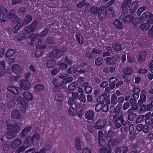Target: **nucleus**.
I'll use <instances>...</instances> for the list:
<instances>
[{"label": "nucleus", "mask_w": 153, "mask_h": 153, "mask_svg": "<svg viewBox=\"0 0 153 153\" xmlns=\"http://www.w3.org/2000/svg\"><path fill=\"white\" fill-rule=\"evenodd\" d=\"M33 141L31 136H28L23 141L24 146H21L18 148L16 151V153H19L25 150L26 148H27L30 146L33 143Z\"/></svg>", "instance_id": "obj_1"}, {"label": "nucleus", "mask_w": 153, "mask_h": 153, "mask_svg": "<svg viewBox=\"0 0 153 153\" xmlns=\"http://www.w3.org/2000/svg\"><path fill=\"white\" fill-rule=\"evenodd\" d=\"M64 79H65V76H59L54 78L52 81L53 85L56 88H63Z\"/></svg>", "instance_id": "obj_2"}, {"label": "nucleus", "mask_w": 153, "mask_h": 153, "mask_svg": "<svg viewBox=\"0 0 153 153\" xmlns=\"http://www.w3.org/2000/svg\"><path fill=\"white\" fill-rule=\"evenodd\" d=\"M89 71V68L87 65H85L84 67H82L81 69H79V68L76 69L74 68L73 66H71L70 67L68 70V72L69 74H73L77 71L78 72L80 73H84L86 72H87Z\"/></svg>", "instance_id": "obj_3"}, {"label": "nucleus", "mask_w": 153, "mask_h": 153, "mask_svg": "<svg viewBox=\"0 0 153 153\" xmlns=\"http://www.w3.org/2000/svg\"><path fill=\"white\" fill-rule=\"evenodd\" d=\"M0 22H5L8 19V11L4 8L3 6L0 7Z\"/></svg>", "instance_id": "obj_4"}, {"label": "nucleus", "mask_w": 153, "mask_h": 153, "mask_svg": "<svg viewBox=\"0 0 153 153\" xmlns=\"http://www.w3.org/2000/svg\"><path fill=\"white\" fill-rule=\"evenodd\" d=\"M106 6H103L100 7L98 13V18L100 20H104L107 16L105 11Z\"/></svg>", "instance_id": "obj_5"}, {"label": "nucleus", "mask_w": 153, "mask_h": 153, "mask_svg": "<svg viewBox=\"0 0 153 153\" xmlns=\"http://www.w3.org/2000/svg\"><path fill=\"white\" fill-rule=\"evenodd\" d=\"M63 55L62 53L61 52V50L57 49L51 51L49 54V57L50 58H53L55 57L59 59L61 58Z\"/></svg>", "instance_id": "obj_6"}, {"label": "nucleus", "mask_w": 153, "mask_h": 153, "mask_svg": "<svg viewBox=\"0 0 153 153\" xmlns=\"http://www.w3.org/2000/svg\"><path fill=\"white\" fill-rule=\"evenodd\" d=\"M14 99L16 100L17 103L20 104L21 106L26 109L28 108V104L25 102L22 97L19 96H15L14 97Z\"/></svg>", "instance_id": "obj_7"}, {"label": "nucleus", "mask_w": 153, "mask_h": 153, "mask_svg": "<svg viewBox=\"0 0 153 153\" xmlns=\"http://www.w3.org/2000/svg\"><path fill=\"white\" fill-rule=\"evenodd\" d=\"M20 127L17 124H9L7 126V130L11 132L16 134L20 130Z\"/></svg>", "instance_id": "obj_8"}, {"label": "nucleus", "mask_w": 153, "mask_h": 153, "mask_svg": "<svg viewBox=\"0 0 153 153\" xmlns=\"http://www.w3.org/2000/svg\"><path fill=\"white\" fill-rule=\"evenodd\" d=\"M11 117L14 119L20 120L22 118V115L19 111L17 109H14L11 113Z\"/></svg>", "instance_id": "obj_9"}, {"label": "nucleus", "mask_w": 153, "mask_h": 153, "mask_svg": "<svg viewBox=\"0 0 153 153\" xmlns=\"http://www.w3.org/2000/svg\"><path fill=\"white\" fill-rule=\"evenodd\" d=\"M12 71L16 74H20L23 71L22 68L19 65L17 64H14L11 66Z\"/></svg>", "instance_id": "obj_10"}, {"label": "nucleus", "mask_w": 153, "mask_h": 153, "mask_svg": "<svg viewBox=\"0 0 153 153\" xmlns=\"http://www.w3.org/2000/svg\"><path fill=\"white\" fill-rule=\"evenodd\" d=\"M106 125L104 121L99 119L95 123L94 128L95 129H100L103 128Z\"/></svg>", "instance_id": "obj_11"}, {"label": "nucleus", "mask_w": 153, "mask_h": 153, "mask_svg": "<svg viewBox=\"0 0 153 153\" xmlns=\"http://www.w3.org/2000/svg\"><path fill=\"white\" fill-rule=\"evenodd\" d=\"M22 143V140L21 139H15L12 141L11 143V147L12 149L17 148L21 145Z\"/></svg>", "instance_id": "obj_12"}, {"label": "nucleus", "mask_w": 153, "mask_h": 153, "mask_svg": "<svg viewBox=\"0 0 153 153\" xmlns=\"http://www.w3.org/2000/svg\"><path fill=\"white\" fill-rule=\"evenodd\" d=\"M146 91L145 90H142L141 92V94L140 96V99L138 101V104L140 105H141L144 102H145L146 97Z\"/></svg>", "instance_id": "obj_13"}, {"label": "nucleus", "mask_w": 153, "mask_h": 153, "mask_svg": "<svg viewBox=\"0 0 153 153\" xmlns=\"http://www.w3.org/2000/svg\"><path fill=\"white\" fill-rule=\"evenodd\" d=\"M95 114L94 111L92 110H88L85 113L84 117L86 119L88 120H92Z\"/></svg>", "instance_id": "obj_14"}, {"label": "nucleus", "mask_w": 153, "mask_h": 153, "mask_svg": "<svg viewBox=\"0 0 153 153\" xmlns=\"http://www.w3.org/2000/svg\"><path fill=\"white\" fill-rule=\"evenodd\" d=\"M17 22L18 23L14 27L13 30V33H18V31L20 29L23 25L21 19H19Z\"/></svg>", "instance_id": "obj_15"}, {"label": "nucleus", "mask_w": 153, "mask_h": 153, "mask_svg": "<svg viewBox=\"0 0 153 153\" xmlns=\"http://www.w3.org/2000/svg\"><path fill=\"white\" fill-rule=\"evenodd\" d=\"M32 128L31 126H27L24 128L20 134V137L22 138L25 137L28 132L31 130Z\"/></svg>", "instance_id": "obj_16"}, {"label": "nucleus", "mask_w": 153, "mask_h": 153, "mask_svg": "<svg viewBox=\"0 0 153 153\" xmlns=\"http://www.w3.org/2000/svg\"><path fill=\"white\" fill-rule=\"evenodd\" d=\"M111 146L107 145L105 147H100L99 149L100 153H111Z\"/></svg>", "instance_id": "obj_17"}, {"label": "nucleus", "mask_w": 153, "mask_h": 153, "mask_svg": "<svg viewBox=\"0 0 153 153\" xmlns=\"http://www.w3.org/2000/svg\"><path fill=\"white\" fill-rule=\"evenodd\" d=\"M20 86L23 89L27 90L30 88V85L28 81L22 80L20 82Z\"/></svg>", "instance_id": "obj_18"}, {"label": "nucleus", "mask_w": 153, "mask_h": 153, "mask_svg": "<svg viewBox=\"0 0 153 153\" xmlns=\"http://www.w3.org/2000/svg\"><path fill=\"white\" fill-rule=\"evenodd\" d=\"M82 87L84 88L85 91L87 94H89L91 92L92 88L88 82L83 83L82 84Z\"/></svg>", "instance_id": "obj_19"}, {"label": "nucleus", "mask_w": 153, "mask_h": 153, "mask_svg": "<svg viewBox=\"0 0 153 153\" xmlns=\"http://www.w3.org/2000/svg\"><path fill=\"white\" fill-rule=\"evenodd\" d=\"M47 46L46 44L45 43V41L42 40L41 39H39L36 45V48L43 49H45Z\"/></svg>", "instance_id": "obj_20"}, {"label": "nucleus", "mask_w": 153, "mask_h": 153, "mask_svg": "<svg viewBox=\"0 0 153 153\" xmlns=\"http://www.w3.org/2000/svg\"><path fill=\"white\" fill-rule=\"evenodd\" d=\"M81 145L82 143L80 139L76 137L75 139L74 145L76 148L79 151H81L82 150Z\"/></svg>", "instance_id": "obj_21"}, {"label": "nucleus", "mask_w": 153, "mask_h": 153, "mask_svg": "<svg viewBox=\"0 0 153 153\" xmlns=\"http://www.w3.org/2000/svg\"><path fill=\"white\" fill-rule=\"evenodd\" d=\"M89 6V3L86 2L85 0L82 1L81 2L76 4L77 7L79 9L82 8L84 6H85V8L86 9L88 8Z\"/></svg>", "instance_id": "obj_22"}, {"label": "nucleus", "mask_w": 153, "mask_h": 153, "mask_svg": "<svg viewBox=\"0 0 153 153\" xmlns=\"http://www.w3.org/2000/svg\"><path fill=\"white\" fill-rule=\"evenodd\" d=\"M138 6V4L137 1H134L128 6L129 10L131 13L133 12L136 11Z\"/></svg>", "instance_id": "obj_23"}, {"label": "nucleus", "mask_w": 153, "mask_h": 153, "mask_svg": "<svg viewBox=\"0 0 153 153\" xmlns=\"http://www.w3.org/2000/svg\"><path fill=\"white\" fill-rule=\"evenodd\" d=\"M151 114L150 113H149L145 115L146 118L145 120L146 124L147 125H150L152 124L153 120L152 118L150 117Z\"/></svg>", "instance_id": "obj_24"}, {"label": "nucleus", "mask_w": 153, "mask_h": 153, "mask_svg": "<svg viewBox=\"0 0 153 153\" xmlns=\"http://www.w3.org/2000/svg\"><path fill=\"white\" fill-rule=\"evenodd\" d=\"M14 22L15 21H16L18 19V17L15 15V11L14 10H12L10 11L8 13V16Z\"/></svg>", "instance_id": "obj_25"}, {"label": "nucleus", "mask_w": 153, "mask_h": 153, "mask_svg": "<svg viewBox=\"0 0 153 153\" xmlns=\"http://www.w3.org/2000/svg\"><path fill=\"white\" fill-rule=\"evenodd\" d=\"M116 153H126L128 150V148L126 146L118 147L116 149Z\"/></svg>", "instance_id": "obj_26"}, {"label": "nucleus", "mask_w": 153, "mask_h": 153, "mask_svg": "<svg viewBox=\"0 0 153 153\" xmlns=\"http://www.w3.org/2000/svg\"><path fill=\"white\" fill-rule=\"evenodd\" d=\"M106 63L109 65H112L116 63V60L115 57L113 56L107 57L106 58Z\"/></svg>", "instance_id": "obj_27"}, {"label": "nucleus", "mask_w": 153, "mask_h": 153, "mask_svg": "<svg viewBox=\"0 0 153 153\" xmlns=\"http://www.w3.org/2000/svg\"><path fill=\"white\" fill-rule=\"evenodd\" d=\"M150 25L148 22L146 23L142 24L140 25L139 29L142 31H147L149 28Z\"/></svg>", "instance_id": "obj_28"}, {"label": "nucleus", "mask_w": 153, "mask_h": 153, "mask_svg": "<svg viewBox=\"0 0 153 153\" xmlns=\"http://www.w3.org/2000/svg\"><path fill=\"white\" fill-rule=\"evenodd\" d=\"M117 81V79L114 77H112L110 78L109 81L110 84L109 85V87L111 89H113L115 88V84L114 83Z\"/></svg>", "instance_id": "obj_29"}, {"label": "nucleus", "mask_w": 153, "mask_h": 153, "mask_svg": "<svg viewBox=\"0 0 153 153\" xmlns=\"http://www.w3.org/2000/svg\"><path fill=\"white\" fill-rule=\"evenodd\" d=\"M100 8L96 6H92L90 7L89 11L90 13L94 15H96L98 14L99 10Z\"/></svg>", "instance_id": "obj_30"}, {"label": "nucleus", "mask_w": 153, "mask_h": 153, "mask_svg": "<svg viewBox=\"0 0 153 153\" xmlns=\"http://www.w3.org/2000/svg\"><path fill=\"white\" fill-rule=\"evenodd\" d=\"M107 16L112 17L114 15V9L113 7H111L107 10L105 9Z\"/></svg>", "instance_id": "obj_31"}, {"label": "nucleus", "mask_w": 153, "mask_h": 153, "mask_svg": "<svg viewBox=\"0 0 153 153\" xmlns=\"http://www.w3.org/2000/svg\"><path fill=\"white\" fill-rule=\"evenodd\" d=\"M146 52L143 51L141 52L138 58V61L141 62L144 61L146 59Z\"/></svg>", "instance_id": "obj_32"}, {"label": "nucleus", "mask_w": 153, "mask_h": 153, "mask_svg": "<svg viewBox=\"0 0 153 153\" xmlns=\"http://www.w3.org/2000/svg\"><path fill=\"white\" fill-rule=\"evenodd\" d=\"M64 99V97L61 93L56 94L55 97V99L57 102H62Z\"/></svg>", "instance_id": "obj_33"}, {"label": "nucleus", "mask_w": 153, "mask_h": 153, "mask_svg": "<svg viewBox=\"0 0 153 153\" xmlns=\"http://www.w3.org/2000/svg\"><path fill=\"white\" fill-rule=\"evenodd\" d=\"M23 96L26 100H32L33 99L32 94L28 92H26L23 94Z\"/></svg>", "instance_id": "obj_34"}, {"label": "nucleus", "mask_w": 153, "mask_h": 153, "mask_svg": "<svg viewBox=\"0 0 153 153\" xmlns=\"http://www.w3.org/2000/svg\"><path fill=\"white\" fill-rule=\"evenodd\" d=\"M113 24L118 29H121L123 27V25L122 22L118 19L115 20Z\"/></svg>", "instance_id": "obj_35"}, {"label": "nucleus", "mask_w": 153, "mask_h": 153, "mask_svg": "<svg viewBox=\"0 0 153 153\" xmlns=\"http://www.w3.org/2000/svg\"><path fill=\"white\" fill-rule=\"evenodd\" d=\"M123 72L125 74L129 75L133 73L134 70L130 67H127L123 70Z\"/></svg>", "instance_id": "obj_36"}, {"label": "nucleus", "mask_w": 153, "mask_h": 153, "mask_svg": "<svg viewBox=\"0 0 153 153\" xmlns=\"http://www.w3.org/2000/svg\"><path fill=\"white\" fill-rule=\"evenodd\" d=\"M44 88V85L42 84H37L35 85L34 90L36 92H41L43 90Z\"/></svg>", "instance_id": "obj_37"}, {"label": "nucleus", "mask_w": 153, "mask_h": 153, "mask_svg": "<svg viewBox=\"0 0 153 153\" xmlns=\"http://www.w3.org/2000/svg\"><path fill=\"white\" fill-rule=\"evenodd\" d=\"M38 37H39L38 34L37 35L35 33H33L30 35L29 38L31 41L30 44L33 45L35 40H36Z\"/></svg>", "instance_id": "obj_38"}, {"label": "nucleus", "mask_w": 153, "mask_h": 153, "mask_svg": "<svg viewBox=\"0 0 153 153\" xmlns=\"http://www.w3.org/2000/svg\"><path fill=\"white\" fill-rule=\"evenodd\" d=\"M77 41L79 44L82 45L83 44L84 38L82 35L80 34H78L76 35Z\"/></svg>", "instance_id": "obj_39"}, {"label": "nucleus", "mask_w": 153, "mask_h": 153, "mask_svg": "<svg viewBox=\"0 0 153 153\" xmlns=\"http://www.w3.org/2000/svg\"><path fill=\"white\" fill-rule=\"evenodd\" d=\"M153 17V15L150 14L148 11H146L143 13L141 18L142 19H146L148 18Z\"/></svg>", "instance_id": "obj_40"}, {"label": "nucleus", "mask_w": 153, "mask_h": 153, "mask_svg": "<svg viewBox=\"0 0 153 153\" xmlns=\"http://www.w3.org/2000/svg\"><path fill=\"white\" fill-rule=\"evenodd\" d=\"M32 17L30 15H27L24 19L22 22L23 25H27L32 20Z\"/></svg>", "instance_id": "obj_41"}, {"label": "nucleus", "mask_w": 153, "mask_h": 153, "mask_svg": "<svg viewBox=\"0 0 153 153\" xmlns=\"http://www.w3.org/2000/svg\"><path fill=\"white\" fill-rule=\"evenodd\" d=\"M15 134H16L11 132L9 130H8V131L6 132L5 136L7 139H12L15 137Z\"/></svg>", "instance_id": "obj_42"}, {"label": "nucleus", "mask_w": 153, "mask_h": 153, "mask_svg": "<svg viewBox=\"0 0 153 153\" xmlns=\"http://www.w3.org/2000/svg\"><path fill=\"white\" fill-rule=\"evenodd\" d=\"M52 146V140L50 139L46 143L45 146V148L46 150H49Z\"/></svg>", "instance_id": "obj_43"}, {"label": "nucleus", "mask_w": 153, "mask_h": 153, "mask_svg": "<svg viewBox=\"0 0 153 153\" xmlns=\"http://www.w3.org/2000/svg\"><path fill=\"white\" fill-rule=\"evenodd\" d=\"M40 137V134L38 133H36L32 136V139L34 143H37L39 141Z\"/></svg>", "instance_id": "obj_44"}, {"label": "nucleus", "mask_w": 153, "mask_h": 153, "mask_svg": "<svg viewBox=\"0 0 153 153\" xmlns=\"http://www.w3.org/2000/svg\"><path fill=\"white\" fill-rule=\"evenodd\" d=\"M113 47L115 50L118 51H121L123 48L122 46L120 44L117 43H113Z\"/></svg>", "instance_id": "obj_45"}, {"label": "nucleus", "mask_w": 153, "mask_h": 153, "mask_svg": "<svg viewBox=\"0 0 153 153\" xmlns=\"http://www.w3.org/2000/svg\"><path fill=\"white\" fill-rule=\"evenodd\" d=\"M56 64V61L54 60H50L48 61L46 63V66L48 68H51Z\"/></svg>", "instance_id": "obj_46"}, {"label": "nucleus", "mask_w": 153, "mask_h": 153, "mask_svg": "<svg viewBox=\"0 0 153 153\" xmlns=\"http://www.w3.org/2000/svg\"><path fill=\"white\" fill-rule=\"evenodd\" d=\"M108 144L110 146L111 145L112 146H115L118 143L117 140L116 139H110L108 141Z\"/></svg>", "instance_id": "obj_47"}, {"label": "nucleus", "mask_w": 153, "mask_h": 153, "mask_svg": "<svg viewBox=\"0 0 153 153\" xmlns=\"http://www.w3.org/2000/svg\"><path fill=\"white\" fill-rule=\"evenodd\" d=\"M7 89L12 94H18L19 93L18 89L16 87H9Z\"/></svg>", "instance_id": "obj_48"}, {"label": "nucleus", "mask_w": 153, "mask_h": 153, "mask_svg": "<svg viewBox=\"0 0 153 153\" xmlns=\"http://www.w3.org/2000/svg\"><path fill=\"white\" fill-rule=\"evenodd\" d=\"M16 104V103L14 101L9 100L7 104V107L8 108L11 109L13 107H14Z\"/></svg>", "instance_id": "obj_49"}, {"label": "nucleus", "mask_w": 153, "mask_h": 153, "mask_svg": "<svg viewBox=\"0 0 153 153\" xmlns=\"http://www.w3.org/2000/svg\"><path fill=\"white\" fill-rule=\"evenodd\" d=\"M134 16L132 15H129L126 16L125 18V21L128 23L131 22L134 19Z\"/></svg>", "instance_id": "obj_50"}, {"label": "nucleus", "mask_w": 153, "mask_h": 153, "mask_svg": "<svg viewBox=\"0 0 153 153\" xmlns=\"http://www.w3.org/2000/svg\"><path fill=\"white\" fill-rule=\"evenodd\" d=\"M37 25L38 23L36 21L33 22L30 25V27L33 32L36 29Z\"/></svg>", "instance_id": "obj_51"}, {"label": "nucleus", "mask_w": 153, "mask_h": 153, "mask_svg": "<svg viewBox=\"0 0 153 153\" xmlns=\"http://www.w3.org/2000/svg\"><path fill=\"white\" fill-rule=\"evenodd\" d=\"M56 42L54 38L51 36L48 37L46 40V43L49 44H53Z\"/></svg>", "instance_id": "obj_52"}, {"label": "nucleus", "mask_w": 153, "mask_h": 153, "mask_svg": "<svg viewBox=\"0 0 153 153\" xmlns=\"http://www.w3.org/2000/svg\"><path fill=\"white\" fill-rule=\"evenodd\" d=\"M48 30L47 28L45 29L39 35V36L43 37L46 36L48 33Z\"/></svg>", "instance_id": "obj_53"}, {"label": "nucleus", "mask_w": 153, "mask_h": 153, "mask_svg": "<svg viewBox=\"0 0 153 153\" xmlns=\"http://www.w3.org/2000/svg\"><path fill=\"white\" fill-rule=\"evenodd\" d=\"M64 62L68 65H71L73 63V60L69 57L67 56L65 59Z\"/></svg>", "instance_id": "obj_54"}, {"label": "nucleus", "mask_w": 153, "mask_h": 153, "mask_svg": "<svg viewBox=\"0 0 153 153\" xmlns=\"http://www.w3.org/2000/svg\"><path fill=\"white\" fill-rule=\"evenodd\" d=\"M103 62V60L101 58H98L95 60L96 65L98 66L101 65Z\"/></svg>", "instance_id": "obj_55"}, {"label": "nucleus", "mask_w": 153, "mask_h": 153, "mask_svg": "<svg viewBox=\"0 0 153 153\" xmlns=\"http://www.w3.org/2000/svg\"><path fill=\"white\" fill-rule=\"evenodd\" d=\"M60 69L63 70L66 69L68 68L67 65L64 63H61L59 65Z\"/></svg>", "instance_id": "obj_56"}, {"label": "nucleus", "mask_w": 153, "mask_h": 153, "mask_svg": "<svg viewBox=\"0 0 153 153\" xmlns=\"http://www.w3.org/2000/svg\"><path fill=\"white\" fill-rule=\"evenodd\" d=\"M26 12V9L25 8L21 7L19 8L18 11V13L20 15L25 14Z\"/></svg>", "instance_id": "obj_57"}, {"label": "nucleus", "mask_w": 153, "mask_h": 153, "mask_svg": "<svg viewBox=\"0 0 153 153\" xmlns=\"http://www.w3.org/2000/svg\"><path fill=\"white\" fill-rule=\"evenodd\" d=\"M88 130L90 132L93 133L94 132V126L91 124H88L87 125Z\"/></svg>", "instance_id": "obj_58"}, {"label": "nucleus", "mask_w": 153, "mask_h": 153, "mask_svg": "<svg viewBox=\"0 0 153 153\" xmlns=\"http://www.w3.org/2000/svg\"><path fill=\"white\" fill-rule=\"evenodd\" d=\"M78 99L80 101L83 103L85 102L86 100V99L85 95L82 94H80L79 96Z\"/></svg>", "instance_id": "obj_59"}, {"label": "nucleus", "mask_w": 153, "mask_h": 153, "mask_svg": "<svg viewBox=\"0 0 153 153\" xmlns=\"http://www.w3.org/2000/svg\"><path fill=\"white\" fill-rule=\"evenodd\" d=\"M14 53V51L11 50H9L7 51L5 55L6 57L12 56Z\"/></svg>", "instance_id": "obj_60"}, {"label": "nucleus", "mask_w": 153, "mask_h": 153, "mask_svg": "<svg viewBox=\"0 0 153 153\" xmlns=\"http://www.w3.org/2000/svg\"><path fill=\"white\" fill-rule=\"evenodd\" d=\"M143 115H141L138 117L136 119L135 122L136 123H140L144 118Z\"/></svg>", "instance_id": "obj_61"}, {"label": "nucleus", "mask_w": 153, "mask_h": 153, "mask_svg": "<svg viewBox=\"0 0 153 153\" xmlns=\"http://www.w3.org/2000/svg\"><path fill=\"white\" fill-rule=\"evenodd\" d=\"M68 88L70 90L73 91L76 88V83L74 82H73L68 86Z\"/></svg>", "instance_id": "obj_62"}, {"label": "nucleus", "mask_w": 153, "mask_h": 153, "mask_svg": "<svg viewBox=\"0 0 153 153\" xmlns=\"http://www.w3.org/2000/svg\"><path fill=\"white\" fill-rule=\"evenodd\" d=\"M68 112L71 114L75 115L76 114V111L73 107H71L68 110Z\"/></svg>", "instance_id": "obj_63"}, {"label": "nucleus", "mask_w": 153, "mask_h": 153, "mask_svg": "<svg viewBox=\"0 0 153 153\" xmlns=\"http://www.w3.org/2000/svg\"><path fill=\"white\" fill-rule=\"evenodd\" d=\"M75 100L71 97H69L68 102V105L70 107L72 106L75 102Z\"/></svg>", "instance_id": "obj_64"}]
</instances>
